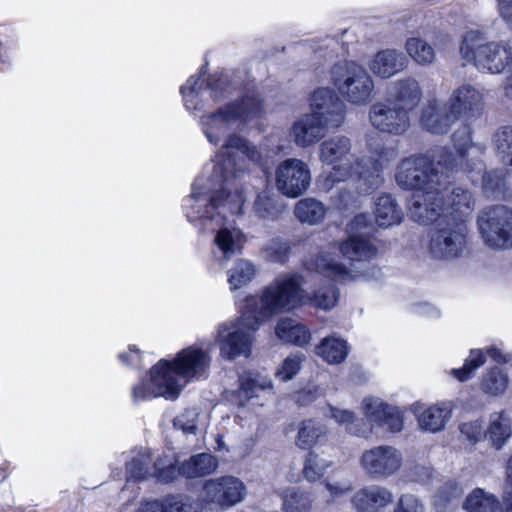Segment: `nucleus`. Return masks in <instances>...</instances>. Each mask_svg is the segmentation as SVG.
<instances>
[{"label":"nucleus","instance_id":"f257e3e1","mask_svg":"<svg viewBox=\"0 0 512 512\" xmlns=\"http://www.w3.org/2000/svg\"><path fill=\"white\" fill-rule=\"evenodd\" d=\"M254 166H265L261 152L247 139L230 134L212 161L210 176L198 177L185 200L188 220L204 230L216 232L215 254L224 260L240 254L246 242L239 228L228 227L225 222L227 213L242 215L246 194L236 179Z\"/></svg>","mask_w":512,"mask_h":512},{"label":"nucleus","instance_id":"f03ea898","mask_svg":"<svg viewBox=\"0 0 512 512\" xmlns=\"http://www.w3.org/2000/svg\"><path fill=\"white\" fill-rule=\"evenodd\" d=\"M454 150L437 147L432 159L424 156H410L403 159L396 168L395 180L400 188L418 192L435 185L449 184V173L454 170L482 173V156L485 148L471 141L470 130L464 127L453 134Z\"/></svg>","mask_w":512,"mask_h":512},{"label":"nucleus","instance_id":"7ed1b4c3","mask_svg":"<svg viewBox=\"0 0 512 512\" xmlns=\"http://www.w3.org/2000/svg\"><path fill=\"white\" fill-rule=\"evenodd\" d=\"M351 150V139L343 135L332 136L320 144L319 159L327 165H334L327 179L336 183L355 178L360 193H372L383 184L384 168L396 159L397 152L392 147L382 145L358 158L354 165L339 164L349 160Z\"/></svg>","mask_w":512,"mask_h":512},{"label":"nucleus","instance_id":"20e7f679","mask_svg":"<svg viewBox=\"0 0 512 512\" xmlns=\"http://www.w3.org/2000/svg\"><path fill=\"white\" fill-rule=\"evenodd\" d=\"M209 365L210 357L202 349H183L173 361L161 359L153 366L149 379L132 388V400L136 404L156 397L175 400L189 382L206 377Z\"/></svg>","mask_w":512,"mask_h":512},{"label":"nucleus","instance_id":"39448f33","mask_svg":"<svg viewBox=\"0 0 512 512\" xmlns=\"http://www.w3.org/2000/svg\"><path fill=\"white\" fill-rule=\"evenodd\" d=\"M303 282L299 274H283L271 282L260 297L248 296L243 302L264 321L306 303Z\"/></svg>","mask_w":512,"mask_h":512},{"label":"nucleus","instance_id":"423d86ee","mask_svg":"<svg viewBox=\"0 0 512 512\" xmlns=\"http://www.w3.org/2000/svg\"><path fill=\"white\" fill-rule=\"evenodd\" d=\"M262 112V101L254 95H245L240 100L201 116L200 125L207 140L216 146L228 131L239 129L249 121L259 118Z\"/></svg>","mask_w":512,"mask_h":512},{"label":"nucleus","instance_id":"0eeeda50","mask_svg":"<svg viewBox=\"0 0 512 512\" xmlns=\"http://www.w3.org/2000/svg\"><path fill=\"white\" fill-rule=\"evenodd\" d=\"M459 51L481 73L501 74L506 69L512 72V38L483 42L481 33L471 30L463 36Z\"/></svg>","mask_w":512,"mask_h":512},{"label":"nucleus","instance_id":"6e6552de","mask_svg":"<svg viewBox=\"0 0 512 512\" xmlns=\"http://www.w3.org/2000/svg\"><path fill=\"white\" fill-rule=\"evenodd\" d=\"M330 83L350 104L367 105L373 98L374 80L367 70L354 61H340L330 69Z\"/></svg>","mask_w":512,"mask_h":512},{"label":"nucleus","instance_id":"1a4fd4ad","mask_svg":"<svg viewBox=\"0 0 512 512\" xmlns=\"http://www.w3.org/2000/svg\"><path fill=\"white\" fill-rule=\"evenodd\" d=\"M239 308L241 316L236 322L224 323L218 328L220 353L228 360L250 354L252 333L263 322L244 302Z\"/></svg>","mask_w":512,"mask_h":512},{"label":"nucleus","instance_id":"9d476101","mask_svg":"<svg viewBox=\"0 0 512 512\" xmlns=\"http://www.w3.org/2000/svg\"><path fill=\"white\" fill-rule=\"evenodd\" d=\"M468 225L463 218L444 215L430 234L429 253L435 259L460 257L467 248Z\"/></svg>","mask_w":512,"mask_h":512},{"label":"nucleus","instance_id":"9b49d317","mask_svg":"<svg viewBox=\"0 0 512 512\" xmlns=\"http://www.w3.org/2000/svg\"><path fill=\"white\" fill-rule=\"evenodd\" d=\"M484 243L495 250L512 248V209L504 205L487 207L477 217Z\"/></svg>","mask_w":512,"mask_h":512},{"label":"nucleus","instance_id":"f8f14e48","mask_svg":"<svg viewBox=\"0 0 512 512\" xmlns=\"http://www.w3.org/2000/svg\"><path fill=\"white\" fill-rule=\"evenodd\" d=\"M401 452L390 445H379L365 450L360 465L373 480H384L396 474L402 466Z\"/></svg>","mask_w":512,"mask_h":512},{"label":"nucleus","instance_id":"ddd939ff","mask_svg":"<svg viewBox=\"0 0 512 512\" xmlns=\"http://www.w3.org/2000/svg\"><path fill=\"white\" fill-rule=\"evenodd\" d=\"M448 184L414 192L408 202L409 217L420 224H430L445 215L444 191Z\"/></svg>","mask_w":512,"mask_h":512},{"label":"nucleus","instance_id":"4468645a","mask_svg":"<svg viewBox=\"0 0 512 512\" xmlns=\"http://www.w3.org/2000/svg\"><path fill=\"white\" fill-rule=\"evenodd\" d=\"M374 129L390 135H403L410 128V115L391 99L374 103L368 113Z\"/></svg>","mask_w":512,"mask_h":512},{"label":"nucleus","instance_id":"2eb2a0df","mask_svg":"<svg viewBox=\"0 0 512 512\" xmlns=\"http://www.w3.org/2000/svg\"><path fill=\"white\" fill-rule=\"evenodd\" d=\"M311 184L309 166L297 158L282 161L276 169V187L284 196L297 198L304 194Z\"/></svg>","mask_w":512,"mask_h":512},{"label":"nucleus","instance_id":"dca6fc26","mask_svg":"<svg viewBox=\"0 0 512 512\" xmlns=\"http://www.w3.org/2000/svg\"><path fill=\"white\" fill-rule=\"evenodd\" d=\"M245 484L237 477L223 476L205 482L202 497L205 502L221 509L232 507L243 501Z\"/></svg>","mask_w":512,"mask_h":512},{"label":"nucleus","instance_id":"f3484780","mask_svg":"<svg viewBox=\"0 0 512 512\" xmlns=\"http://www.w3.org/2000/svg\"><path fill=\"white\" fill-rule=\"evenodd\" d=\"M362 406L369 423V435L379 431L396 433L403 428V417L396 407L373 397L364 398Z\"/></svg>","mask_w":512,"mask_h":512},{"label":"nucleus","instance_id":"a211bd4d","mask_svg":"<svg viewBox=\"0 0 512 512\" xmlns=\"http://www.w3.org/2000/svg\"><path fill=\"white\" fill-rule=\"evenodd\" d=\"M448 104L457 120L475 119L485 108L484 94L479 87L465 83L452 92Z\"/></svg>","mask_w":512,"mask_h":512},{"label":"nucleus","instance_id":"6ab92c4d","mask_svg":"<svg viewBox=\"0 0 512 512\" xmlns=\"http://www.w3.org/2000/svg\"><path fill=\"white\" fill-rule=\"evenodd\" d=\"M311 113L320 116L321 120L332 128H338L344 121L345 104L330 88H319L310 98Z\"/></svg>","mask_w":512,"mask_h":512},{"label":"nucleus","instance_id":"aec40b11","mask_svg":"<svg viewBox=\"0 0 512 512\" xmlns=\"http://www.w3.org/2000/svg\"><path fill=\"white\" fill-rule=\"evenodd\" d=\"M175 468L171 460L165 463L158 460L152 464L149 454H142L127 464V481H143L155 477L160 482L168 483L174 479Z\"/></svg>","mask_w":512,"mask_h":512},{"label":"nucleus","instance_id":"412c9836","mask_svg":"<svg viewBox=\"0 0 512 512\" xmlns=\"http://www.w3.org/2000/svg\"><path fill=\"white\" fill-rule=\"evenodd\" d=\"M330 128L320 116L306 113L293 123L290 134L298 147L307 148L317 143Z\"/></svg>","mask_w":512,"mask_h":512},{"label":"nucleus","instance_id":"4be33fe9","mask_svg":"<svg viewBox=\"0 0 512 512\" xmlns=\"http://www.w3.org/2000/svg\"><path fill=\"white\" fill-rule=\"evenodd\" d=\"M351 501L357 512H382L393 502V493L387 487L371 484L359 489Z\"/></svg>","mask_w":512,"mask_h":512},{"label":"nucleus","instance_id":"5701e85b","mask_svg":"<svg viewBox=\"0 0 512 512\" xmlns=\"http://www.w3.org/2000/svg\"><path fill=\"white\" fill-rule=\"evenodd\" d=\"M408 65L407 57L398 50L385 49L377 52L369 61L370 71L381 78H390Z\"/></svg>","mask_w":512,"mask_h":512},{"label":"nucleus","instance_id":"b1692460","mask_svg":"<svg viewBox=\"0 0 512 512\" xmlns=\"http://www.w3.org/2000/svg\"><path fill=\"white\" fill-rule=\"evenodd\" d=\"M309 270L316 271L336 282H347L357 279L360 276L358 271L348 269L334 256L328 253H320L315 259L307 263Z\"/></svg>","mask_w":512,"mask_h":512},{"label":"nucleus","instance_id":"393cba45","mask_svg":"<svg viewBox=\"0 0 512 512\" xmlns=\"http://www.w3.org/2000/svg\"><path fill=\"white\" fill-rule=\"evenodd\" d=\"M456 120L451 110L447 111L436 100L428 103L420 118L421 126L433 134L447 133Z\"/></svg>","mask_w":512,"mask_h":512},{"label":"nucleus","instance_id":"a878e982","mask_svg":"<svg viewBox=\"0 0 512 512\" xmlns=\"http://www.w3.org/2000/svg\"><path fill=\"white\" fill-rule=\"evenodd\" d=\"M453 405L449 401L438 402L424 411L417 413V421L421 430L436 433L443 430L451 418Z\"/></svg>","mask_w":512,"mask_h":512},{"label":"nucleus","instance_id":"bb28decb","mask_svg":"<svg viewBox=\"0 0 512 512\" xmlns=\"http://www.w3.org/2000/svg\"><path fill=\"white\" fill-rule=\"evenodd\" d=\"M444 204L447 212L445 215L466 220L475 208V199L468 189L455 186L448 193H444Z\"/></svg>","mask_w":512,"mask_h":512},{"label":"nucleus","instance_id":"cd10ccee","mask_svg":"<svg viewBox=\"0 0 512 512\" xmlns=\"http://www.w3.org/2000/svg\"><path fill=\"white\" fill-rule=\"evenodd\" d=\"M272 388L271 380L259 373H244L239 377V388L235 398L239 406H245L250 400L258 398L261 392Z\"/></svg>","mask_w":512,"mask_h":512},{"label":"nucleus","instance_id":"c85d7f7f","mask_svg":"<svg viewBox=\"0 0 512 512\" xmlns=\"http://www.w3.org/2000/svg\"><path fill=\"white\" fill-rule=\"evenodd\" d=\"M375 221L379 227L388 228L398 225L403 220V211L390 194L377 197L374 208Z\"/></svg>","mask_w":512,"mask_h":512},{"label":"nucleus","instance_id":"c756f323","mask_svg":"<svg viewBox=\"0 0 512 512\" xmlns=\"http://www.w3.org/2000/svg\"><path fill=\"white\" fill-rule=\"evenodd\" d=\"M275 333L281 341L300 347L307 345L311 340V333L307 327L290 317L278 321Z\"/></svg>","mask_w":512,"mask_h":512},{"label":"nucleus","instance_id":"7c9ffc66","mask_svg":"<svg viewBox=\"0 0 512 512\" xmlns=\"http://www.w3.org/2000/svg\"><path fill=\"white\" fill-rule=\"evenodd\" d=\"M395 97L392 102L400 105V108L410 115L411 112L419 105L422 92L419 83L413 78H405L395 83Z\"/></svg>","mask_w":512,"mask_h":512},{"label":"nucleus","instance_id":"2f4dec72","mask_svg":"<svg viewBox=\"0 0 512 512\" xmlns=\"http://www.w3.org/2000/svg\"><path fill=\"white\" fill-rule=\"evenodd\" d=\"M281 197L268 191L259 193L253 204L254 215L262 220L275 221L285 210Z\"/></svg>","mask_w":512,"mask_h":512},{"label":"nucleus","instance_id":"473e14b6","mask_svg":"<svg viewBox=\"0 0 512 512\" xmlns=\"http://www.w3.org/2000/svg\"><path fill=\"white\" fill-rule=\"evenodd\" d=\"M512 435L510 419L502 412H494L490 415L489 426L484 434L491 445L499 450Z\"/></svg>","mask_w":512,"mask_h":512},{"label":"nucleus","instance_id":"72a5a7b5","mask_svg":"<svg viewBox=\"0 0 512 512\" xmlns=\"http://www.w3.org/2000/svg\"><path fill=\"white\" fill-rule=\"evenodd\" d=\"M217 465L218 462L214 456L209 453H199L182 462L178 471L187 478H198L213 473Z\"/></svg>","mask_w":512,"mask_h":512},{"label":"nucleus","instance_id":"f704fd0d","mask_svg":"<svg viewBox=\"0 0 512 512\" xmlns=\"http://www.w3.org/2000/svg\"><path fill=\"white\" fill-rule=\"evenodd\" d=\"M340 251L344 257L355 262L369 261L377 255V248L370 240L356 236L344 241Z\"/></svg>","mask_w":512,"mask_h":512},{"label":"nucleus","instance_id":"c9c22d12","mask_svg":"<svg viewBox=\"0 0 512 512\" xmlns=\"http://www.w3.org/2000/svg\"><path fill=\"white\" fill-rule=\"evenodd\" d=\"M349 347L345 340L328 336L316 346V353L329 364H339L348 355Z\"/></svg>","mask_w":512,"mask_h":512},{"label":"nucleus","instance_id":"e433bc0d","mask_svg":"<svg viewBox=\"0 0 512 512\" xmlns=\"http://www.w3.org/2000/svg\"><path fill=\"white\" fill-rule=\"evenodd\" d=\"M325 214V205L312 197L301 199L294 206V215L301 223L318 224L324 219Z\"/></svg>","mask_w":512,"mask_h":512},{"label":"nucleus","instance_id":"4c0bfd02","mask_svg":"<svg viewBox=\"0 0 512 512\" xmlns=\"http://www.w3.org/2000/svg\"><path fill=\"white\" fill-rule=\"evenodd\" d=\"M498 507V499L480 488L474 489L463 504L467 512H495Z\"/></svg>","mask_w":512,"mask_h":512},{"label":"nucleus","instance_id":"58836bf2","mask_svg":"<svg viewBox=\"0 0 512 512\" xmlns=\"http://www.w3.org/2000/svg\"><path fill=\"white\" fill-rule=\"evenodd\" d=\"M508 387V376L499 367H493L482 375L480 382L481 391L489 396H499Z\"/></svg>","mask_w":512,"mask_h":512},{"label":"nucleus","instance_id":"ea45409f","mask_svg":"<svg viewBox=\"0 0 512 512\" xmlns=\"http://www.w3.org/2000/svg\"><path fill=\"white\" fill-rule=\"evenodd\" d=\"M405 48L409 56L419 65L429 66L436 59L434 48L419 37L408 38Z\"/></svg>","mask_w":512,"mask_h":512},{"label":"nucleus","instance_id":"a19ab883","mask_svg":"<svg viewBox=\"0 0 512 512\" xmlns=\"http://www.w3.org/2000/svg\"><path fill=\"white\" fill-rule=\"evenodd\" d=\"M284 512H309L312 500L309 494L299 488L289 487L280 494Z\"/></svg>","mask_w":512,"mask_h":512},{"label":"nucleus","instance_id":"79ce46f5","mask_svg":"<svg viewBox=\"0 0 512 512\" xmlns=\"http://www.w3.org/2000/svg\"><path fill=\"white\" fill-rule=\"evenodd\" d=\"M256 275L255 266L248 260L240 259L228 271V283L231 290H237L251 282Z\"/></svg>","mask_w":512,"mask_h":512},{"label":"nucleus","instance_id":"37998d69","mask_svg":"<svg viewBox=\"0 0 512 512\" xmlns=\"http://www.w3.org/2000/svg\"><path fill=\"white\" fill-rule=\"evenodd\" d=\"M330 416L337 423L344 424L349 434L364 438L369 437L370 430L367 428V424L357 421L353 412L346 409L330 407Z\"/></svg>","mask_w":512,"mask_h":512},{"label":"nucleus","instance_id":"c03bdc74","mask_svg":"<svg viewBox=\"0 0 512 512\" xmlns=\"http://www.w3.org/2000/svg\"><path fill=\"white\" fill-rule=\"evenodd\" d=\"M173 425L184 434L195 435L201 428L206 426V421L198 408H191L178 415L174 419Z\"/></svg>","mask_w":512,"mask_h":512},{"label":"nucleus","instance_id":"a18cd8bd","mask_svg":"<svg viewBox=\"0 0 512 512\" xmlns=\"http://www.w3.org/2000/svg\"><path fill=\"white\" fill-rule=\"evenodd\" d=\"M497 155L504 165H512V127L499 128L493 135Z\"/></svg>","mask_w":512,"mask_h":512},{"label":"nucleus","instance_id":"49530a36","mask_svg":"<svg viewBox=\"0 0 512 512\" xmlns=\"http://www.w3.org/2000/svg\"><path fill=\"white\" fill-rule=\"evenodd\" d=\"M325 433L323 426L315 420L303 421L299 427L296 444L302 449L312 447L318 438Z\"/></svg>","mask_w":512,"mask_h":512},{"label":"nucleus","instance_id":"de8ad7c7","mask_svg":"<svg viewBox=\"0 0 512 512\" xmlns=\"http://www.w3.org/2000/svg\"><path fill=\"white\" fill-rule=\"evenodd\" d=\"M339 300V290L332 284L319 288L307 299L313 307L321 310H331Z\"/></svg>","mask_w":512,"mask_h":512},{"label":"nucleus","instance_id":"09e8293b","mask_svg":"<svg viewBox=\"0 0 512 512\" xmlns=\"http://www.w3.org/2000/svg\"><path fill=\"white\" fill-rule=\"evenodd\" d=\"M162 503L166 512H200L201 503L188 495H172L164 498Z\"/></svg>","mask_w":512,"mask_h":512},{"label":"nucleus","instance_id":"8fccbe9b","mask_svg":"<svg viewBox=\"0 0 512 512\" xmlns=\"http://www.w3.org/2000/svg\"><path fill=\"white\" fill-rule=\"evenodd\" d=\"M331 463L314 453H309L303 467V476L310 482L319 480L330 467Z\"/></svg>","mask_w":512,"mask_h":512},{"label":"nucleus","instance_id":"3c124183","mask_svg":"<svg viewBox=\"0 0 512 512\" xmlns=\"http://www.w3.org/2000/svg\"><path fill=\"white\" fill-rule=\"evenodd\" d=\"M484 362L485 356L481 350H471L463 367L459 369H452L451 374L461 382L467 381L472 377L473 373L484 364Z\"/></svg>","mask_w":512,"mask_h":512},{"label":"nucleus","instance_id":"603ef678","mask_svg":"<svg viewBox=\"0 0 512 512\" xmlns=\"http://www.w3.org/2000/svg\"><path fill=\"white\" fill-rule=\"evenodd\" d=\"M290 245L287 241L275 238L270 240L263 248L267 260L274 263H284L290 253Z\"/></svg>","mask_w":512,"mask_h":512},{"label":"nucleus","instance_id":"864d4df0","mask_svg":"<svg viewBox=\"0 0 512 512\" xmlns=\"http://www.w3.org/2000/svg\"><path fill=\"white\" fill-rule=\"evenodd\" d=\"M303 359L304 356L300 353L288 356L277 369L276 377L283 382L291 380L299 372Z\"/></svg>","mask_w":512,"mask_h":512},{"label":"nucleus","instance_id":"5fc2aeb1","mask_svg":"<svg viewBox=\"0 0 512 512\" xmlns=\"http://www.w3.org/2000/svg\"><path fill=\"white\" fill-rule=\"evenodd\" d=\"M201 88L202 83H200V78L194 76L190 77L187 83L181 87L180 91L184 99L185 107L188 110L199 109L196 99Z\"/></svg>","mask_w":512,"mask_h":512},{"label":"nucleus","instance_id":"6e6d98bb","mask_svg":"<svg viewBox=\"0 0 512 512\" xmlns=\"http://www.w3.org/2000/svg\"><path fill=\"white\" fill-rule=\"evenodd\" d=\"M459 430L461 435L472 445L479 442L485 434L483 432V424L479 420L462 423L459 426Z\"/></svg>","mask_w":512,"mask_h":512},{"label":"nucleus","instance_id":"4d7b16f0","mask_svg":"<svg viewBox=\"0 0 512 512\" xmlns=\"http://www.w3.org/2000/svg\"><path fill=\"white\" fill-rule=\"evenodd\" d=\"M505 182L501 171H491L483 176V188L493 196L502 193Z\"/></svg>","mask_w":512,"mask_h":512},{"label":"nucleus","instance_id":"13d9d810","mask_svg":"<svg viewBox=\"0 0 512 512\" xmlns=\"http://www.w3.org/2000/svg\"><path fill=\"white\" fill-rule=\"evenodd\" d=\"M394 512H424V508L416 496L405 494L399 498Z\"/></svg>","mask_w":512,"mask_h":512},{"label":"nucleus","instance_id":"bf43d9fd","mask_svg":"<svg viewBox=\"0 0 512 512\" xmlns=\"http://www.w3.org/2000/svg\"><path fill=\"white\" fill-rule=\"evenodd\" d=\"M226 86L227 78L223 75L218 78L213 76L207 83V88L210 90L211 96L216 100L225 97Z\"/></svg>","mask_w":512,"mask_h":512},{"label":"nucleus","instance_id":"052dcab7","mask_svg":"<svg viewBox=\"0 0 512 512\" xmlns=\"http://www.w3.org/2000/svg\"><path fill=\"white\" fill-rule=\"evenodd\" d=\"M497 7L501 18L512 27V0H497Z\"/></svg>","mask_w":512,"mask_h":512},{"label":"nucleus","instance_id":"680f3d73","mask_svg":"<svg viewBox=\"0 0 512 512\" xmlns=\"http://www.w3.org/2000/svg\"><path fill=\"white\" fill-rule=\"evenodd\" d=\"M371 219L367 214H358L356 215L351 223H350V230L352 232H357L362 230L363 228H366L370 225Z\"/></svg>","mask_w":512,"mask_h":512},{"label":"nucleus","instance_id":"e2e57ef3","mask_svg":"<svg viewBox=\"0 0 512 512\" xmlns=\"http://www.w3.org/2000/svg\"><path fill=\"white\" fill-rule=\"evenodd\" d=\"M326 488L330 492L332 497L342 496L352 490V486L350 484H331L327 483Z\"/></svg>","mask_w":512,"mask_h":512},{"label":"nucleus","instance_id":"0e129e2a","mask_svg":"<svg viewBox=\"0 0 512 512\" xmlns=\"http://www.w3.org/2000/svg\"><path fill=\"white\" fill-rule=\"evenodd\" d=\"M487 354L497 363H508L512 360L511 354H503L496 347H489L487 349Z\"/></svg>","mask_w":512,"mask_h":512},{"label":"nucleus","instance_id":"69168bd1","mask_svg":"<svg viewBox=\"0 0 512 512\" xmlns=\"http://www.w3.org/2000/svg\"><path fill=\"white\" fill-rule=\"evenodd\" d=\"M138 512H166V510L162 500H155L144 503Z\"/></svg>","mask_w":512,"mask_h":512},{"label":"nucleus","instance_id":"338daca9","mask_svg":"<svg viewBox=\"0 0 512 512\" xmlns=\"http://www.w3.org/2000/svg\"><path fill=\"white\" fill-rule=\"evenodd\" d=\"M120 360L125 364H134L135 360L139 358L138 350L130 348V355L127 353L119 354Z\"/></svg>","mask_w":512,"mask_h":512},{"label":"nucleus","instance_id":"774afa93","mask_svg":"<svg viewBox=\"0 0 512 512\" xmlns=\"http://www.w3.org/2000/svg\"><path fill=\"white\" fill-rule=\"evenodd\" d=\"M504 95L505 97L512 102V71L510 75L506 78V82L504 85Z\"/></svg>","mask_w":512,"mask_h":512}]
</instances>
